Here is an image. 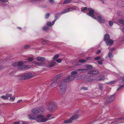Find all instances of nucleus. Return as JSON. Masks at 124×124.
Instances as JSON below:
<instances>
[{"instance_id":"obj_18","label":"nucleus","mask_w":124,"mask_h":124,"mask_svg":"<svg viewBox=\"0 0 124 124\" xmlns=\"http://www.w3.org/2000/svg\"><path fill=\"white\" fill-rule=\"evenodd\" d=\"M28 116H29L28 118L29 119L33 120L36 119V117L33 115L29 114L28 115Z\"/></svg>"},{"instance_id":"obj_11","label":"nucleus","mask_w":124,"mask_h":124,"mask_svg":"<svg viewBox=\"0 0 124 124\" xmlns=\"http://www.w3.org/2000/svg\"><path fill=\"white\" fill-rule=\"evenodd\" d=\"M48 120V118H41L40 120L36 119V120L39 122L41 123H43L45 122Z\"/></svg>"},{"instance_id":"obj_46","label":"nucleus","mask_w":124,"mask_h":124,"mask_svg":"<svg viewBox=\"0 0 124 124\" xmlns=\"http://www.w3.org/2000/svg\"><path fill=\"white\" fill-rule=\"evenodd\" d=\"M101 57L100 56H99L95 58L94 59L96 60H98L101 59Z\"/></svg>"},{"instance_id":"obj_60","label":"nucleus","mask_w":124,"mask_h":124,"mask_svg":"<svg viewBox=\"0 0 124 124\" xmlns=\"http://www.w3.org/2000/svg\"><path fill=\"white\" fill-rule=\"evenodd\" d=\"M99 88L101 90H102L103 89V87L102 85H100L99 86Z\"/></svg>"},{"instance_id":"obj_61","label":"nucleus","mask_w":124,"mask_h":124,"mask_svg":"<svg viewBox=\"0 0 124 124\" xmlns=\"http://www.w3.org/2000/svg\"><path fill=\"white\" fill-rule=\"evenodd\" d=\"M51 116L50 114H49L46 116L47 118H48V119Z\"/></svg>"},{"instance_id":"obj_22","label":"nucleus","mask_w":124,"mask_h":124,"mask_svg":"<svg viewBox=\"0 0 124 124\" xmlns=\"http://www.w3.org/2000/svg\"><path fill=\"white\" fill-rule=\"evenodd\" d=\"M41 1L40 0H31V2H33L34 3L39 4Z\"/></svg>"},{"instance_id":"obj_56","label":"nucleus","mask_w":124,"mask_h":124,"mask_svg":"<svg viewBox=\"0 0 124 124\" xmlns=\"http://www.w3.org/2000/svg\"><path fill=\"white\" fill-rule=\"evenodd\" d=\"M98 63L100 65H101L102 64V62L101 60L98 61Z\"/></svg>"},{"instance_id":"obj_10","label":"nucleus","mask_w":124,"mask_h":124,"mask_svg":"<svg viewBox=\"0 0 124 124\" xmlns=\"http://www.w3.org/2000/svg\"><path fill=\"white\" fill-rule=\"evenodd\" d=\"M107 46H110L112 45L114 43V41L111 39H109L105 42Z\"/></svg>"},{"instance_id":"obj_51","label":"nucleus","mask_w":124,"mask_h":124,"mask_svg":"<svg viewBox=\"0 0 124 124\" xmlns=\"http://www.w3.org/2000/svg\"><path fill=\"white\" fill-rule=\"evenodd\" d=\"M87 9V8L86 7H85L83 9H82L81 10V11L82 12H84Z\"/></svg>"},{"instance_id":"obj_8","label":"nucleus","mask_w":124,"mask_h":124,"mask_svg":"<svg viewBox=\"0 0 124 124\" xmlns=\"http://www.w3.org/2000/svg\"><path fill=\"white\" fill-rule=\"evenodd\" d=\"M53 82L51 85V87H54L56 85L59 81H58L57 80L53 78Z\"/></svg>"},{"instance_id":"obj_36","label":"nucleus","mask_w":124,"mask_h":124,"mask_svg":"<svg viewBox=\"0 0 124 124\" xmlns=\"http://www.w3.org/2000/svg\"><path fill=\"white\" fill-rule=\"evenodd\" d=\"M43 30L45 31H47L49 30V28L46 26L44 27L43 28Z\"/></svg>"},{"instance_id":"obj_53","label":"nucleus","mask_w":124,"mask_h":124,"mask_svg":"<svg viewBox=\"0 0 124 124\" xmlns=\"http://www.w3.org/2000/svg\"><path fill=\"white\" fill-rule=\"evenodd\" d=\"M15 99V97H11L10 98V100H11L12 101H14Z\"/></svg>"},{"instance_id":"obj_5","label":"nucleus","mask_w":124,"mask_h":124,"mask_svg":"<svg viewBox=\"0 0 124 124\" xmlns=\"http://www.w3.org/2000/svg\"><path fill=\"white\" fill-rule=\"evenodd\" d=\"M31 112L35 115H39L41 114L42 111L39 109L34 108L31 110Z\"/></svg>"},{"instance_id":"obj_37","label":"nucleus","mask_w":124,"mask_h":124,"mask_svg":"<svg viewBox=\"0 0 124 124\" xmlns=\"http://www.w3.org/2000/svg\"><path fill=\"white\" fill-rule=\"evenodd\" d=\"M1 98L4 100H8V97H6V95H3L1 97Z\"/></svg>"},{"instance_id":"obj_4","label":"nucleus","mask_w":124,"mask_h":124,"mask_svg":"<svg viewBox=\"0 0 124 124\" xmlns=\"http://www.w3.org/2000/svg\"><path fill=\"white\" fill-rule=\"evenodd\" d=\"M88 12L86 13L87 15L93 18L96 19V17L94 15V9L91 8H89L88 9Z\"/></svg>"},{"instance_id":"obj_25","label":"nucleus","mask_w":124,"mask_h":124,"mask_svg":"<svg viewBox=\"0 0 124 124\" xmlns=\"http://www.w3.org/2000/svg\"><path fill=\"white\" fill-rule=\"evenodd\" d=\"M87 69H79L76 70L77 71H80V72H85L86 71Z\"/></svg>"},{"instance_id":"obj_59","label":"nucleus","mask_w":124,"mask_h":124,"mask_svg":"<svg viewBox=\"0 0 124 124\" xmlns=\"http://www.w3.org/2000/svg\"><path fill=\"white\" fill-rule=\"evenodd\" d=\"M101 52V51L100 50H98L96 53V54H98Z\"/></svg>"},{"instance_id":"obj_48","label":"nucleus","mask_w":124,"mask_h":124,"mask_svg":"<svg viewBox=\"0 0 124 124\" xmlns=\"http://www.w3.org/2000/svg\"><path fill=\"white\" fill-rule=\"evenodd\" d=\"M69 12L71 11L72 10H75V9L74 8L72 7H70L69 8H68Z\"/></svg>"},{"instance_id":"obj_9","label":"nucleus","mask_w":124,"mask_h":124,"mask_svg":"<svg viewBox=\"0 0 124 124\" xmlns=\"http://www.w3.org/2000/svg\"><path fill=\"white\" fill-rule=\"evenodd\" d=\"M30 67L28 65H25L22 66L18 67V69L20 70H22L24 69H28Z\"/></svg>"},{"instance_id":"obj_28","label":"nucleus","mask_w":124,"mask_h":124,"mask_svg":"<svg viewBox=\"0 0 124 124\" xmlns=\"http://www.w3.org/2000/svg\"><path fill=\"white\" fill-rule=\"evenodd\" d=\"M92 71L93 74H97L99 73V71L97 70H92Z\"/></svg>"},{"instance_id":"obj_23","label":"nucleus","mask_w":124,"mask_h":124,"mask_svg":"<svg viewBox=\"0 0 124 124\" xmlns=\"http://www.w3.org/2000/svg\"><path fill=\"white\" fill-rule=\"evenodd\" d=\"M119 120H123L124 121L123 122H121L122 123H124V117H120L118 118L115 121L113 122H117Z\"/></svg>"},{"instance_id":"obj_24","label":"nucleus","mask_w":124,"mask_h":124,"mask_svg":"<svg viewBox=\"0 0 124 124\" xmlns=\"http://www.w3.org/2000/svg\"><path fill=\"white\" fill-rule=\"evenodd\" d=\"M61 76V74H59L58 75H56L55 77L53 78L55 79H56L58 81H59V79L58 78L60 77Z\"/></svg>"},{"instance_id":"obj_21","label":"nucleus","mask_w":124,"mask_h":124,"mask_svg":"<svg viewBox=\"0 0 124 124\" xmlns=\"http://www.w3.org/2000/svg\"><path fill=\"white\" fill-rule=\"evenodd\" d=\"M72 121L71 120L70 118L67 120H64V123L65 124H69L71 123L72 122Z\"/></svg>"},{"instance_id":"obj_32","label":"nucleus","mask_w":124,"mask_h":124,"mask_svg":"<svg viewBox=\"0 0 124 124\" xmlns=\"http://www.w3.org/2000/svg\"><path fill=\"white\" fill-rule=\"evenodd\" d=\"M69 12V10H68L67 8L66 9H65L63 11H62L61 12V13L62 14H63L65 13H66L67 12Z\"/></svg>"},{"instance_id":"obj_50","label":"nucleus","mask_w":124,"mask_h":124,"mask_svg":"<svg viewBox=\"0 0 124 124\" xmlns=\"http://www.w3.org/2000/svg\"><path fill=\"white\" fill-rule=\"evenodd\" d=\"M50 15V14L49 13H46L45 15V18L46 19H47L48 18Z\"/></svg>"},{"instance_id":"obj_57","label":"nucleus","mask_w":124,"mask_h":124,"mask_svg":"<svg viewBox=\"0 0 124 124\" xmlns=\"http://www.w3.org/2000/svg\"><path fill=\"white\" fill-rule=\"evenodd\" d=\"M87 74H90V75H91V74H93L92 70H91L90 71H88L87 73Z\"/></svg>"},{"instance_id":"obj_7","label":"nucleus","mask_w":124,"mask_h":124,"mask_svg":"<svg viewBox=\"0 0 124 124\" xmlns=\"http://www.w3.org/2000/svg\"><path fill=\"white\" fill-rule=\"evenodd\" d=\"M97 79V76L94 75L90 76L89 77L88 81L89 82L95 80L96 81Z\"/></svg>"},{"instance_id":"obj_42","label":"nucleus","mask_w":124,"mask_h":124,"mask_svg":"<svg viewBox=\"0 0 124 124\" xmlns=\"http://www.w3.org/2000/svg\"><path fill=\"white\" fill-rule=\"evenodd\" d=\"M23 64V62L21 61L20 62L17 63V65L18 66H20L22 65Z\"/></svg>"},{"instance_id":"obj_40","label":"nucleus","mask_w":124,"mask_h":124,"mask_svg":"<svg viewBox=\"0 0 124 124\" xmlns=\"http://www.w3.org/2000/svg\"><path fill=\"white\" fill-rule=\"evenodd\" d=\"M121 12L120 11H118L117 12V14L118 16L120 17H121L122 16V15L121 14Z\"/></svg>"},{"instance_id":"obj_17","label":"nucleus","mask_w":124,"mask_h":124,"mask_svg":"<svg viewBox=\"0 0 124 124\" xmlns=\"http://www.w3.org/2000/svg\"><path fill=\"white\" fill-rule=\"evenodd\" d=\"M97 79L96 81H100L103 80L105 79L103 75H102L101 76H98L97 77Z\"/></svg>"},{"instance_id":"obj_38","label":"nucleus","mask_w":124,"mask_h":124,"mask_svg":"<svg viewBox=\"0 0 124 124\" xmlns=\"http://www.w3.org/2000/svg\"><path fill=\"white\" fill-rule=\"evenodd\" d=\"M47 26L48 27H51L52 26V24L51 22H48L46 24Z\"/></svg>"},{"instance_id":"obj_47","label":"nucleus","mask_w":124,"mask_h":124,"mask_svg":"<svg viewBox=\"0 0 124 124\" xmlns=\"http://www.w3.org/2000/svg\"><path fill=\"white\" fill-rule=\"evenodd\" d=\"M30 47V46L29 45H26L24 46V48L25 49H27L29 48Z\"/></svg>"},{"instance_id":"obj_15","label":"nucleus","mask_w":124,"mask_h":124,"mask_svg":"<svg viewBox=\"0 0 124 124\" xmlns=\"http://www.w3.org/2000/svg\"><path fill=\"white\" fill-rule=\"evenodd\" d=\"M102 17L100 16H98L97 17V20L99 22L104 23L105 22V20L102 19Z\"/></svg>"},{"instance_id":"obj_34","label":"nucleus","mask_w":124,"mask_h":124,"mask_svg":"<svg viewBox=\"0 0 124 124\" xmlns=\"http://www.w3.org/2000/svg\"><path fill=\"white\" fill-rule=\"evenodd\" d=\"M59 57V55L58 54H57L55 55L53 57V60H54L58 58Z\"/></svg>"},{"instance_id":"obj_14","label":"nucleus","mask_w":124,"mask_h":124,"mask_svg":"<svg viewBox=\"0 0 124 124\" xmlns=\"http://www.w3.org/2000/svg\"><path fill=\"white\" fill-rule=\"evenodd\" d=\"M36 60L38 61L43 62L45 60V58L44 57L38 56L36 58Z\"/></svg>"},{"instance_id":"obj_62","label":"nucleus","mask_w":124,"mask_h":124,"mask_svg":"<svg viewBox=\"0 0 124 124\" xmlns=\"http://www.w3.org/2000/svg\"><path fill=\"white\" fill-rule=\"evenodd\" d=\"M47 7V5H44L41 6V7L43 8H46Z\"/></svg>"},{"instance_id":"obj_39","label":"nucleus","mask_w":124,"mask_h":124,"mask_svg":"<svg viewBox=\"0 0 124 124\" xmlns=\"http://www.w3.org/2000/svg\"><path fill=\"white\" fill-rule=\"evenodd\" d=\"M86 67L88 69L91 70L93 68V67L91 65H88L86 66Z\"/></svg>"},{"instance_id":"obj_43","label":"nucleus","mask_w":124,"mask_h":124,"mask_svg":"<svg viewBox=\"0 0 124 124\" xmlns=\"http://www.w3.org/2000/svg\"><path fill=\"white\" fill-rule=\"evenodd\" d=\"M34 59L32 57H29L28 58V61L30 62H31Z\"/></svg>"},{"instance_id":"obj_33","label":"nucleus","mask_w":124,"mask_h":124,"mask_svg":"<svg viewBox=\"0 0 124 124\" xmlns=\"http://www.w3.org/2000/svg\"><path fill=\"white\" fill-rule=\"evenodd\" d=\"M41 114H40L39 115H38L36 116V118H41V119L43 118L44 117V116Z\"/></svg>"},{"instance_id":"obj_44","label":"nucleus","mask_w":124,"mask_h":124,"mask_svg":"<svg viewBox=\"0 0 124 124\" xmlns=\"http://www.w3.org/2000/svg\"><path fill=\"white\" fill-rule=\"evenodd\" d=\"M119 22L121 24H123L124 23V21L123 19H120L119 20Z\"/></svg>"},{"instance_id":"obj_19","label":"nucleus","mask_w":124,"mask_h":124,"mask_svg":"<svg viewBox=\"0 0 124 124\" xmlns=\"http://www.w3.org/2000/svg\"><path fill=\"white\" fill-rule=\"evenodd\" d=\"M50 64L48 66L49 67H53L56 63V62L54 61H52L50 62Z\"/></svg>"},{"instance_id":"obj_16","label":"nucleus","mask_w":124,"mask_h":124,"mask_svg":"<svg viewBox=\"0 0 124 124\" xmlns=\"http://www.w3.org/2000/svg\"><path fill=\"white\" fill-rule=\"evenodd\" d=\"M79 115L78 114L72 116L70 118L71 120L72 121L73 120H76L79 118Z\"/></svg>"},{"instance_id":"obj_58","label":"nucleus","mask_w":124,"mask_h":124,"mask_svg":"<svg viewBox=\"0 0 124 124\" xmlns=\"http://www.w3.org/2000/svg\"><path fill=\"white\" fill-rule=\"evenodd\" d=\"M17 63H16V62H15L14 63H13L12 64V65L13 66H14V67L16 66H17Z\"/></svg>"},{"instance_id":"obj_30","label":"nucleus","mask_w":124,"mask_h":124,"mask_svg":"<svg viewBox=\"0 0 124 124\" xmlns=\"http://www.w3.org/2000/svg\"><path fill=\"white\" fill-rule=\"evenodd\" d=\"M49 42V41L48 40H43L42 42V43L43 45H45L48 43Z\"/></svg>"},{"instance_id":"obj_20","label":"nucleus","mask_w":124,"mask_h":124,"mask_svg":"<svg viewBox=\"0 0 124 124\" xmlns=\"http://www.w3.org/2000/svg\"><path fill=\"white\" fill-rule=\"evenodd\" d=\"M66 89L65 88H60V94H63L65 92Z\"/></svg>"},{"instance_id":"obj_45","label":"nucleus","mask_w":124,"mask_h":124,"mask_svg":"<svg viewBox=\"0 0 124 124\" xmlns=\"http://www.w3.org/2000/svg\"><path fill=\"white\" fill-rule=\"evenodd\" d=\"M108 24L109 26H111L113 25V22L111 21H110L109 22Z\"/></svg>"},{"instance_id":"obj_2","label":"nucleus","mask_w":124,"mask_h":124,"mask_svg":"<svg viewBox=\"0 0 124 124\" xmlns=\"http://www.w3.org/2000/svg\"><path fill=\"white\" fill-rule=\"evenodd\" d=\"M115 94H114L113 95H111L109 97H107L105 99L106 100L105 102V105H107L114 101L115 98Z\"/></svg>"},{"instance_id":"obj_27","label":"nucleus","mask_w":124,"mask_h":124,"mask_svg":"<svg viewBox=\"0 0 124 124\" xmlns=\"http://www.w3.org/2000/svg\"><path fill=\"white\" fill-rule=\"evenodd\" d=\"M124 2L122 1H119L117 2V4L121 7H124V6H123L122 4Z\"/></svg>"},{"instance_id":"obj_35","label":"nucleus","mask_w":124,"mask_h":124,"mask_svg":"<svg viewBox=\"0 0 124 124\" xmlns=\"http://www.w3.org/2000/svg\"><path fill=\"white\" fill-rule=\"evenodd\" d=\"M6 97H8H8L10 98L12 97V94H9L8 93H7L6 94Z\"/></svg>"},{"instance_id":"obj_31","label":"nucleus","mask_w":124,"mask_h":124,"mask_svg":"<svg viewBox=\"0 0 124 124\" xmlns=\"http://www.w3.org/2000/svg\"><path fill=\"white\" fill-rule=\"evenodd\" d=\"M113 56V55L112 52H109L108 54V57L110 58H112Z\"/></svg>"},{"instance_id":"obj_3","label":"nucleus","mask_w":124,"mask_h":124,"mask_svg":"<svg viewBox=\"0 0 124 124\" xmlns=\"http://www.w3.org/2000/svg\"><path fill=\"white\" fill-rule=\"evenodd\" d=\"M57 104L55 102H52L50 103L48 107V109L51 111H53L56 109Z\"/></svg>"},{"instance_id":"obj_55","label":"nucleus","mask_w":124,"mask_h":124,"mask_svg":"<svg viewBox=\"0 0 124 124\" xmlns=\"http://www.w3.org/2000/svg\"><path fill=\"white\" fill-rule=\"evenodd\" d=\"M73 64L74 65H78V62H73Z\"/></svg>"},{"instance_id":"obj_12","label":"nucleus","mask_w":124,"mask_h":124,"mask_svg":"<svg viewBox=\"0 0 124 124\" xmlns=\"http://www.w3.org/2000/svg\"><path fill=\"white\" fill-rule=\"evenodd\" d=\"M67 84L66 83L64 82L63 81H62L60 86V88L66 89Z\"/></svg>"},{"instance_id":"obj_26","label":"nucleus","mask_w":124,"mask_h":124,"mask_svg":"<svg viewBox=\"0 0 124 124\" xmlns=\"http://www.w3.org/2000/svg\"><path fill=\"white\" fill-rule=\"evenodd\" d=\"M34 64L36 65L39 66H42L43 65V63L42 62H35Z\"/></svg>"},{"instance_id":"obj_6","label":"nucleus","mask_w":124,"mask_h":124,"mask_svg":"<svg viewBox=\"0 0 124 124\" xmlns=\"http://www.w3.org/2000/svg\"><path fill=\"white\" fill-rule=\"evenodd\" d=\"M75 77V76L73 75L69 76L67 78L64 79L62 81H63L64 82L66 83L69 81L72 80V79L74 78Z\"/></svg>"},{"instance_id":"obj_54","label":"nucleus","mask_w":124,"mask_h":124,"mask_svg":"<svg viewBox=\"0 0 124 124\" xmlns=\"http://www.w3.org/2000/svg\"><path fill=\"white\" fill-rule=\"evenodd\" d=\"M124 87V85H121L120 86H119L118 87V88H117V91H118V90H119L120 88H121L122 87Z\"/></svg>"},{"instance_id":"obj_49","label":"nucleus","mask_w":124,"mask_h":124,"mask_svg":"<svg viewBox=\"0 0 124 124\" xmlns=\"http://www.w3.org/2000/svg\"><path fill=\"white\" fill-rule=\"evenodd\" d=\"M77 72L75 71H72L71 72V74L72 75H76L77 74Z\"/></svg>"},{"instance_id":"obj_13","label":"nucleus","mask_w":124,"mask_h":124,"mask_svg":"<svg viewBox=\"0 0 124 124\" xmlns=\"http://www.w3.org/2000/svg\"><path fill=\"white\" fill-rule=\"evenodd\" d=\"M110 37L109 34H106L104 35V41L106 42L107 41L110 39Z\"/></svg>"},{"instance_id":"obj_64","label":"nucleus","mask_w":124,"mask_h":124,"mask_svg":"<svg viewBox=\"0 0 124 124\" xmlns=\"http://www.w3.org/2000/svg\"><path fill=\"white\" fill-rule=\"evenodd\" d=\"M20 123L19 122H17L14 123L12 124H19Z\"/></svg>"},{"instance_id":"obj_52","label":"nucleus","mask_w":124,"mask_h":124,"mask_svg":"<svg viewBox=\"0 0 124 124\" xmlns=\"http://www.w3.org/2000/svg\"><path fill=\"white\" fill-rule=\"evenodd\" d=\"M56 62L58 63H61L62 61V60L61 59L59 58L58 59H57L56 60Z\"/></svg>"},{"instance_id":"obj_29","label":"nucleus","mask_w":124,"mask_h":124,"mask_svg":"<svg viewBox=\"0 0 124 124\" xmlns=\"http://www.w3.org/2000/svg\"><path fill=\"white\" fill-rule=\"evenodd\" d=\"M72 0H65L63 3V4H67L70 3Z\"/></svg>"},{"instance_id":"obj_63","label":"nucleus","mask_w":124,"mask_h":124,"mask_svg":"<svg viewBox=\"0 0 124 124\" xmlns=\"http://www.w3.org/2000/svg\"><path fill=\"white\" fill-rule=\"evenodd\" d=\"M88 88L87 87H82V89H83L84 90H87L88 89Z\"/></svg>"},{"instance_id":"obj_41","label":"nucleus","mask_w":124,"mask_h":124,"mask_svg":"<svg viewBox=\"0 0 124 124\" xmlns=\"http://www.w3.org/2000/svg\"><path fill=\"white\" fill-rule=\"evenodd\" d=\"M86 61L85 60L79 59V62L80 63H82L85 62Z\"/></svg>"},{"instance_id":"obj_1","label":"nucleus","mask_w":124,"mask_h":124,"mask_svg":"<svg viewBox=\"0 0 124 124\" xmlns=\"http://www.w3.org/2000/svg\"><path fill=\"white\" fill-rule=\"evenodd\" d=\"M32 75L31 73L26 72L23 74L19 78L20 80H23L26 79H28L32 78Z\"/></svg>"}]
</instances>
